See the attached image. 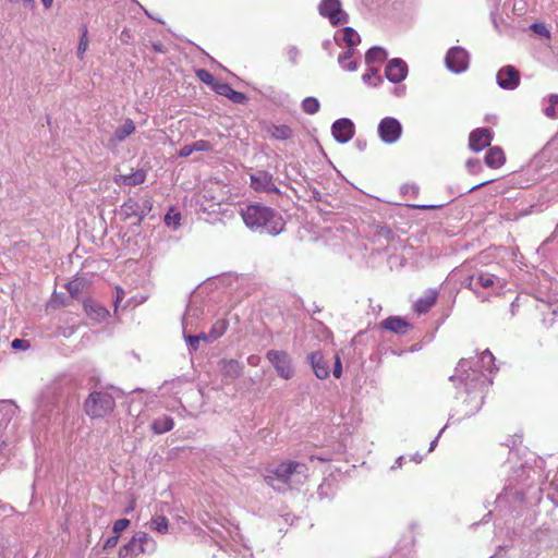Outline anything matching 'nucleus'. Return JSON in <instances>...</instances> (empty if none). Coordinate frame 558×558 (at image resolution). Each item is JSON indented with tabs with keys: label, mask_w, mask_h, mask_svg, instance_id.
Wrapping results in <instances>:
<instances>
[{
	"label": "nucleus",
	"mask_w": 558,
	"mask_h": 558,
	"mask_svg": "<svg viewBox=\"0 0 558 558\" xmlns=\"http://www.w3.org/2000/svg\"><path fill=\"white\" fill-rule=\"evenodd\" d=\"M469 381L470 376H461V381H456L458 389L456 395V405L449 414L450 423H460L480 411L484 403V392L488 386H485V378L481 374Z\"/></svg>",
	"instance_id": "nucleus-1"
},
{
	"label": "nucleus",
	"mask_w": 558,
	"mask_h": 558,
	"mask_svg": "<svg viewBox=\"0 0 558 558\" xmlns=\"http://www.w3.org/2000/svg\"><path fill=\"white\" fill-rule=\"evenodd\" d=\"M242 219L252 231L278 235L284 230V220L275 209L262 204H251L242 208Z\"/></svg>",
	"instance_id": "nucleus-2"
},
{
	"label": "nucleus",
	"mask_w": 558,
	"mask_h": 558,
	"mask_svg": "<svg viewBox=\"0 0 558 558\" xmlns=\"http://www.w3.org/2000/svg\"><path fill=\"white\" fill-rule=\"evenodd\" d=\"M494 360L495 357L489 350L483 351L475 357L462 359L450 380L453 383L461 381V376H470L469 381H471L475 374H481L485 378V386H488L492 384L490 375L495 369Z\"/></svg>",
	"instance_id": "nucleus-3"
},
{
	"label": "nucleus",
	"mask_w": 558,
	"mask_h": 558,
	"mask_svg": "<svg viewBox=\"0 0 558 558\" xmlns=\"http://www.w3.org/2000/svg\"><path fill=\"white\" fill-rule=\"evenodd\" d=\"M307 466L304 463L287 461L280 463L276 469L265 477L268 485L275 486V481L290 487L301 485L307 478Z\"/></svg>",
	"instance_id": "nucleus-4"
},
{
	"label": "nucleus",
	"mask_w": 558,
	"mask_h": 558,
	"mask_svg": "<svg viewBox=\"0 0 558 558\" xmlns=\"http://www.w3.org/2000/svg\"><path fill=\"white\" fill-rule=\"evenodd\" d=\"M114 408V397L105 390L92 391L84 402L85 413L90 418L106 417L113 411Z\"/></svg>",
	"instance_id": "nucleus-5"
},
{
	"label": "nucleus",
	"mask_w": 558,
	"mask_h": 558,
	"mask_svg": "<svg viewBox=\"0 0 558 558\" xmlns=\"http://www.w3.org/2000/svg\"><path fill=\"white\" fill-rule=\"evenodd\" d=\"M515 478L510 480L509 484L505 486L504 492L497 496L496 502L501 505L502 501L510 496H513L517 500H524V487L530 486L526 483L527 480L532 478V474H536V470L527 464H521L520 469L515 471Z\"/></svg>",
	"instance_id": "nucleus-6"
},
{
	"label": "nucleus",
	"mask_w": 558,
	"mask_h": 558,
	"mask_svg": "<svg viewBox=\"0 0 558 558\" xmlns=\"http://www.w3.org/2000/svg\"><path fill=\"white\" fill-rule=\"evenodd\" d=\"M157 549L156 541L146 532H137L119 549V558H135L140 555H151Z\"/></svg>",
	"instance_id": "nucleus-7"
},
{
	"label": "nucleus",
	"mask_w": 558,
	"mask_h": 558,
	"mask_svg": "<svg viewBox=\"0 0 558 558\" xmlns=\"http://www.w3.org/2000/svg\"><path fill=\"white\" fill-rule=\"evenodd\" d=\"M153 209V197L148 194L141 198L129 197L121 206V213L126 219L136 218L140 225Z\"/></svg>",
	"instance_id": "nucleus-8"
},
{
	"label": "nucleus",
	"mask_w": 558,
	"mask_h": 558,
	"mask_svg": "<svg viewBox=\"0 0 558 558\" xmlns=\"http://www.w3.org/2000/svg\"><path fill=\"white\" fill-rule=\"evenodd\" d=\"M490 142H469L470 149L474 153H478L488 147L485 154V163L489 168H499L505 161V153L499 146L489 147Z\"/></svg>",
	"instance_id": "nucleus-9"
},
{
	"label": "nucleus",
	"mask_w": 558,
	"mask_h": 558,
	"mask_svg": "<svg viewBox=\"0 0 558 558\" xmlns=\"http://www.w3.org/2000/svg\"><path fill=\"white\" fill-rule=\"evenodd\" d=\"M250 185L255 192L267 194L280 193L272 174L266 170H253L252 172H250Z\"/></svg>",
	"instance_id": "nucleus-10"
},
{
	"label": "nucleus",
	"mask_w": 558,
	"mask_h": 558,
	"mask_svg": "<svg viewBox=\"0 0 558 558\" xmlns=\"http://www.w3.org/2000/svg\"><path fill=\"white\" fill-rule=\"evenodd\" d=\"M278 375L283 379H290L294 375L291 357L286 351L269 350L266 354Z\"/></svg>",
	"instance_id": "nucleus-11"
},
{
	"label": "nucleus",
	"mask_w": 558,
	"mask_h": 558,
	"mask_svg": "<svg viewBox=\"0 0 558 558\" xmlns=\"http://www.w3.org/2000/svg\"><path fill=\"white\" fill-rule=\"evenodd\" d=\"M225 199V195L218 184L205 186L198 195L197 202L202 209L208 213H215V206H219Z\"/></svg>",
	"instance_id": "nucleus-12"
},
{
	"label": "nucleus",
	"mask_w": 558,
	"mask_h": 558,
	"mask_svg": "<svg viewBox=\"0 0 558 558\" xmlns=\"http://www.w3.org/2000/svg\"><path fill=\"white\" fill-rule=\"evenodd\" d=\"M319 13L328 17L332 25H340L348 22V14L342 10L339 0H323L319 4Z\"/></svg>",
	"instance_id": "nucleus-13"
},
{
	"label": "nucleus",
	"mask_w": 558,
	"mask_h": 558,
	"mask_svg": "<svg viewBox=\"0 0 558 558\" xmlns=\"http://www.w3.org/2000/svg\"><path fill=\"white\" fill-rule=\"evenodd\" d=\"M204 314L203 306L195 300H191L186 306L185 313L182 317V331L190 332L197 327L199 319Z\"/></svg>",
	"instance_id": "nucleus-14"
},
{
	"label": "nucleus",
	"mask_w": 558,
	"mask_h": 558,
	"mask_svg": "<svg viewBox=\"0 0 558 558\" xmlns=\"http://www.w3.org/2000/svg\"><path fill=\"white\" fill-rule=\"evenodd\" d=\"M468 52L460 47L451 48L446 56L447 66L456 73H460L468 68Z\"/></svg>",
	"instance_id": "nucleus-15"
},
{
	"label": "nucleus",
	"mask_w": 558,
	"mask_h": 558,
	"mask_svg": "<svg viewBox=\"0 0 558 558\" xmlns=\"http://www.w3.org/2000/svg\"><path fill=\"white\" fill-rule=\"evenodd\" d=\"M496 281H498V278L495 275L480 271L473 274L466 279V287L474 293L478 294L480 288H490L496 283Z\"/></svg>",
	"instance_id": "nucleus-16"
},
{
	"label": "nucleus",
	"mask_w": 558,
	"mask_h": 558,
	"mask_svg": "<svg viewBox=\"0 0 558 558\" xmlns=\"http://www.w3.org/2000/svg\"><path fill=\"white\" fill-rule=\"evenodd\" d=\"M401 133L402 126L395 118L387 117L378 125V134L381 140H399Z\"/></svg>",
	"instance_id": "nucleus-17"
},
{
	"label": "nucleus",
	"mask_w": 558,
	"mask_h": 558,
	"mask_svg": "<svg viewBox=\"0 0 558 558\" xmlns=\"http://www.w3.org/2000/svg\"><path fill=\"white\" fill-rule=\"evenodd\" d=\"M497 82L504 89H514L520 83V73L512 65H507L498 71Z\"/></svg>",
	"instance_id": "nucleus-18"
},
{
	"label": "nucleus",
	"mask_w": 558,
	"mask_h": 558,
	"mask_svg": "<svg viewBox=\"0 0 558 558\" xmlns=\"http://www.w3.org/2000/svg\"><path fill=\"white\" fill-rule=\"evenodd\" d=\"M307 360L312 366L315 376L319 379H326L329 377L330 367L329 361L325 359L320 351H315L308 354Z\"/></svg>",
	"instance_id": "nucleus-19"
},
{
	"label": "nucleus",
	"mask_w": 558,
	"mask_h": 558,
	"mask_svg": "<svg viewBox=\"0 0 558 558\" xmlns=\"http://www.w3.org/2000/svg\"><path fill=\"white\" fill-rule=\"evenodd\" d=\"M380 327L396 335H405L412 329V325L400 316H390L384 319Z\"/></svg>",
	"instance_id": "nucleus-20"
},
{
	"label": "nucleus",
	"mask_w": 558,
	"mask_h": 558,
	"mask_svg": "<svg viewBox=\"0 0 558 558\" xmlns=\"http://www.w3.org/2000/svg\"><path fill=\"white\" fill-rule=\"evenodd\" d=\"M146 175L145 170L137 169L129 174H116L113 182L119 186H136L145 182Z\"/></svg>",
	"instance_id": "nucleus-21"
},
{
	"label": "nucleus",
	"mask_w": 558,
	"mask_h": 558,
	"mask_svg": "<svg viewBox=\"0 0 558 558\" xmlns=\"http://www.w3.org/2000/svg\"><path fill=\"white\" fill-rule=\"evenodd\" d=\"M386 76L390 82L399 83L407 76V63L400 59L391 60L386 66Z\"/></svg>",
	"instance_id": "nucleus-22"
},
{
	"label": "nucleus",
	"mask_w": 558,
	"mask_h": 558,
	"mask_svg": "<svg viewBox=\"0 0 558 558\" xmlns=\"http://www.w3.org/2000/svg\"><path fill=\"white\" fill-rule=\"evenodd\" d=\"M335 140H351L354 136V124L349 119L337 120L331 128Z\"/></svg>",
	"instance_id": "nucleus-23"
},
{
	"label": "nucleus",
	"mask_w": 558,
	"mask_h": 558,
	"mask_svg": "<svg viewBox=\"0 0 558 558\" xmlns=\"http://www.w3.org/2000/svg\"><path fill=\"white\" fill-rule=\"evenodd\" d=\"M218 365L225 377L235 379L242 375L243 365L236 360H221Z\"/></svg>",
	"instance_id": "nucleus-24"
},
{
	"label": "nucleus",
	"mask_w": 558,
	"mask_h": 558,
	"mask_svg": "<svg viewBox=\"0 0 558 558\" xmlns=\"http://www.w3.org/2000/svg\"><path fill=\"white\" fill-rule=\"evenodd\" d=\"M214 90L221 96H225L235 104H241L246 99L243 93L234 90L229 84L218 82L215 84Z\"/></svg>",
	"instance_id": "nucleus-25"
},
{
	"label": "nucleus",
	"mask_w": 558,
	"mask_h": 558,
	"mask_svg": "<svg viewBox=\"0 0 558 558\" xmlns=\"http://www.w3.org/2000/svg\"><path fill=\"white\" fill-rule=\"evenodd\" d=\"M84 310L89 318L97 322L104 320L109 315L108 310L95 301L84 302Z\"/></svg>",
	"instance_id": "nucleus-26"
},
{
	"label": "nucleus",
	"mask_w": 558,
	"mask_h": 558,
	"mask_svg": "<svg viewBox=\"0 0 558 558\" xmlns=\"http://www.w3.org/2000/svg\"><path fill=\"white\" fill-rule=\"evenodd\" d=\"M437 291L429 290L424 296L418 299L414 304L415 312L418 314L427 313L436 303Z\"/></svg>",
	"instance_id": "nucleus-27"
},
{
	"label": "nucleus",
	"mask_w": 558,
	"mask_h": 558,
	"mask_svg": "<svg viewBox=\"0 0 558 558\" xmlns=\"http://www.w3.org/2000/svg\"><path fill=\"white\" fill-rule=\"evenodd\" d=\"M174 426L173 418L168 415L156 417L151 422V429L155 434L160 435L171 430Z\"/></svg>",
	"instance_id": "nucleus-28"
},
{
	"label": "nucleus",
	"mask_w": 558,
	"mask_h": 558,
	"mask_svg": "<svg viewBox=\"0 0 558 558\" xmlns=\"http://www.w3.org/2000/svg\"><path fill=\"white\" fill-rule=\"evenodd\" d=\"M49 412H52V407L48 401L45 400V398H41L37 405V410L33 414L34 422L40 426H44L48 418Z\"/></svg>",
	"instance_id": "nucleus-29"
},
{
	"label": "nucleus",
	"mask_w": 558,
	"mask_h": 558,
	"mask_svg": "<svg viewBox=\"0 0 558 558\" xmlns=\"http://www.w3.org/2000/svg\"><path fill=\"white\" fill-rule=\"evenodd\" d=\"M228 328V322L226 319H218L211 326L209 332H206L209 342H213L220 338Z\"/></svg>",
	"instance_id": "nucleus-30"
},
{
	"label": "nucleus",
	"mask_w": 558,
	"mask_h": 558,
	"mask_svg": "<svg viewBox=\"0 0 558 558\" xmlns=\"http://www.w3.org/2000/svg\"><path fill=\"white\" fill-rule=\"evenodd\" d=\"M148 525L150 530L156 531L160 534H166L168 533L169 530V521L163 515H154L150 519Z\"/></svg>",
	"instance_id": "nucleus-31"
},
{
	"label": "nucleus",
	"mask_w": 558,
	"mask_h": 558,
	"mask_svg": "<svg viewBox=\"0 0 558 558\" xmlns=\"http://www.w3.org/2000/svg\"><path fill=\"white\" fill-rule=\"evenodd\" d=\"M183 337L186 341L189 351H191V352L197 351L199 341L203 340L205 342H209L207 339L206 332H201L198 335H191L189 332H185V335H183Z\"/></svg>",
	"instance_id": "nucleus-32"
},
{
	"label": "nucleus",
	"mask_w": 558,
	"mask_h": 558,
	"mask_svg": "<svg viewBox=\"0 0 558 558\" xmlns=\"http://www.w3.org/2000/svg\"><path fill=\"white\" fill-rule=\"evenodd\" d=\"M210 148L209 142H196L193 145H185L183 146L180 151V157H187L195 150H207Z\"/></svg>",
	"instance_id": "nucleus-33"
},
{
	"label": "nucleus",
	"mask_w": 558,
	"mask_h": 558,
	"mask_svg": "<svg viewBox=\"0 0 558 558\" xmlns=\"http://www.w3.org/2000/svg\"><path fill=\"white\" fill-rule=\"evenodd\" d=\"M319 108L320 104L315 97H307L302 101V110L307 114H315Z\"/></svg>",
	"instance_id": "nucleus-34"
},
{
	"label": "nucleus",
	"mask_w": 558,
	"mask_h": 558,
	"mask_svg": "<svg viewBox=\"0 0 558 558\" xmlns=\"http://www.w3.org/2000/svg\"><path fill=\"white\" fill-rule=\"evenodd\" d=\"M545 114L548 118L555 119L558 117V95H550L548 98V104L544 110Z\"/></svg>",
	"instance_id": "nucleus-35"
},
{
	"label": "nucleus",
	"mask_w": 558,
	"mask_h": 558,
	"mask_svg": "<svg viewBox=\"0 0 558 558\" xmlns=\"http://www.w3.org/2000/svg\"><path fill=\"white\" fill-rule=\"evenodd\" d=\"M15 404L8 400H0L1 420H10L15 413Z\"/></svg>",
	"instance_id": "nucleus-36"
},
{
	"label": "nucleus",
	"mask_w": 558,
	"mask_h": 558,
	"mask_svg": "<svg viewBox=\"0 0 558 558\" xmlns=\"http://www.w3.org/2000/svg\"><path fill=\"white\" fill-rule=\"evenodd\" d=\"M135 131L134 122L130 119L125 120V122L117 130L118 140H123L130 135H132Z\"/></svg>",
	"instance_id": "nucleus-37"
},
{
	"label": "nucleus",
	"mask_w": 558,
	"mask_h": 558,
	"mask_svg": "<svg viewBox=\"0 0 558 558\" xmlns=\"http://www.w3.org/2000/svg\"><path fill=\"white\" fill-rule=\"evenodd\" d=\"M343 40L349 47H354L361 41L359 34L352 27L343 28Z\"/></svg>",
	"instance_id": "nucleus-38"
},
{
	"label": "nucleus",
	"mask_w": 558,
	"mask_h": 558,
	"mask_svg": "<svg viewBox=\"0 0 558 558\" xmlns=\"http://www.w3.org/2000/svg\"><path fill=\"white\" fill-rule=\"evenodd\" d=\"M493 136L494 133L490 128H478L470 134L469 140H492Z\"/></svg>",
	"instance_id": "nucleus-39"
},
{
	"label": "nucleus",
	"mask_w": 558,
	"mask_h": 558,
	"mask_svg": "<svg viewBox=\"0 0 558 558\" xmlns=\"http://www.w3.org/2000/svg\"><path fill=\"white\" fill-rule=\"evenodd\" d=\"M196 76L201 82H203L207 85H210L213 88H215V84H217L219 82L215 78V76L209 71H207L205 69L197 70Z\"/></svg>",
	"instance_id": "nucleus-40"
},
{
	"label": "nucleus",
	"mask_w": 558,
	"mask_h": 558,
	"mask_svg": "<svg viewBox=\"0 0 558 558\" xmlns=\"http://www.w3.org/2000/svg\"><path fill=\"white\" fill-rule=\"evenodd\" d=\"M83 288L84 283L80 279L72 280L66 284V290L69 291L70 295L75 299L80 296Z\"/></svg>",
	"instance_id": "nucleus-41"
},
{
	"label": "nucleus",
	"mask_w": 558,
	"mask_h": 558,
	"mask_svg": "<svg viewBox=\"0 0 558 558\" xmlns=\"http://www.w3.org/2000/svg\"><path fill=\"white\" fill-rule=\"evenodd\" d=\"M386 57L385 50L378 47L369 49L366 53L367 61L384 60Z\"/></svg>",
	"instance_id": "nucleus-42"
},
{
	"label": "nucleus",
	"mask_w": 558,
	"mask_h": 558,
	"mask_svg": "<svg viewBox=\"0 0 558 558\" xmlns=\"http://www.w3.org/2000/svg\"><path fill=\"white\" fill-rule=\"evenodd\" d=\"M88 48V37H87V29L83 32V35L80 39L78 47H77V57L82 60L84 58V54Z\"/></svg>",
	"instance_id": "nucleus-43"
},
{
	"label": "nucleus",
	"mask_w": 558,
	"mask_h": 558,
	"mask_svg": "<svg viewBox=\"0 0 558 558\" xmlns=\"http://www.w3.org/2000/svg\"><path fill=\"white\" fill-rule=\"evenodd\" d=\"M129 519H119L113 523L112 532L120 537V534L130 526Z\"/></svg>",
	"instance_id": "nucleus-44"
},
{
	"label": "nucleus",
	"mask_w": 558,
	"mask_h": 558,
	"mask_svg": "<svg viewBox=\"0 0 558 558\" xmlns=\"http://www.w3.org/2000/svg\"><path fill=\"white\" fill-rule=\"evenodd\" d=\"M180 220H181V215L179 213H174V214L168 213L165 216V222L169 227L173 226L174 228H177L180 225Z\"/></svg>",
	"instance_id": "nucleus-45"
},
{
	"label": "nucleus",
	"mask_w": 558,
	"mask_h": 558,
	"mask_svg": "<svg viewBox=\"0 0 558 558\" xmlns=\"http://www.w3.org/2000/svg\"><path fill=\"white\" fill-rule=\"evenodd\" d=\"M531 29L535 33V34H538L541 36H544V37H549L550 33L549 31L547 29V27L542 24V23H534L531 25Z\"/></svg>",
	"instance_id": "nucleus-46"
},
{
	"label": "nucleus",
	"mask_w": 558,
	"mask_h": 558,
	"mask_svg": "<svg viewBox=\"0 0 558 558\" xmlns=\"http://www.w3.org/2000/svg\"><path fill=\"white\" fill-rule=\"evenodd\" d=\"M332 374L336 378H340L342 375V364L338 354L335 355V364Z\"/></svg>",
	"instance_id": "nucleus-47"
},
{
	"label": "nucleus",
	"mask_w": 558,
	"mask_h": 558,
	"mask_svg": "<svg viewBox=\"0 0 558 558\" xmlns=\"http://www.w3.org/2000/svg\"><path fill=\"white\" fill-rule=\"evenodd\" d=\"M11 347L13 349H27L29 348V342L26 341V340H23V339H14L12 342H11Z\"/></svg>",
	"instance_id": "nucleus-48"
},
{
	"label": "nucleus",
	"mask_w": 558,
	"mask_h": 558,
	"mask_svg": "<svg viewBox=\"0 0 558 558\" xmlns=\"http://www.w3.org/2000/svg\"><path fill=\"white\" fill-rule=\"evenodd\" d=\"M118 541H119L118 535H112V536L108 537L104 544V549L107 550V549L116 547L118 544Z\"/></svg>",
	"instance_id": "nucleus-49"
},
{
	"label": "nucleus",
	"mask_w": 558,
	"mask_h": 558,
	"mask_svg": "<svg viewBox=\"0 0 558 558\" xmlns=\"http://www.w3.org/2000/svg\"><path fill=\"white\" fill-rule=\"evenodd\" d=\"M401 192L408 194L412 192L414 195L418 193V187L415 184H404L401 186Z\"/></svg>",
	"instance_id": "nucleus-50"
},
{
	"label": "nucleus",
	"mask_w": 558,
	"mask_h": 558,
	"mask_svg": "<svg viewBox=\"0 0 558 558\" xmlns=\"http://www.w3.org/2000/svg\"><path fill=\"white\" fill-rule=\"evenodd\" d=\"M123 296H124V291L121 288H118L117 289V296H116V301H114L116 307L118 306V303L121 302Z\"/></svg>",
	"instance_id": "nucleus-51"
},
{
	"label": "nucleus",
	"mask_w": 558,
	"mask_h": 558,
	"mask_svg": "<svg viewBox=\"0 0 558 558\" xmlns=\"http://www.w3.org/2000/svg\"><path fill=\"white\" fill-rule=\"evenodd\" d=\"M466 167L470 169V170H473L474 167H480V160L477 159H469L466 161Z\"/></svg>",
	"instance_id": "nucleus-52"
},
{
	"label": "nucleus",
	"mask_w": 558,
	"mask_h": 558,
	"mask_svg": "<svg viewBox=\"0 0 558 558\" xmlns=\"http://www.w3.org/2000/svg\"><path fill=\"white\" fill-rule=\"evenodd\" d=\"M259 361V357L257 355H250L247 357V363L252 366H256Z\"/></svg>",
	"instance_id": "nucleus-53"
},
{
	"label": "nucleus",
	"mask_w": 558,
	"mask_h": 558,
	"mask_svg": "<svg viewBox=\"0 0 558 558\" xmlns=\"http://www.w3.org/2000/svg\"><path fill=\"white\" fill-rule=\"evenodd\" d=\"M444 430H445V427L441 428V430L439 432L437 437L430 442L429 451H433L435 449V447L437 445V441H438V438L440 437V435L442 434Z\"/></svg>",
	"instance_id": "nucleus-54"
},
{
	"label": "nucleus",
	"mask_w": 558,
	"mask_h": 558,
	"mask_svg": "<svg viewBox=\"0 0 558 558\" xmlns=\"http://www.w3.org/2000/svg\"><path fill=\"white\" fill-rule=\"evenodd\" d=\"M414 208H418V209H434V208H439L440 206H436V205H413Z\"/></svg>",
	"instance_id": "nucleus-55"
},
{
	"label": "nucleus",
	"mask_w": 558,
	"mask_h": 558,
	"mask_svg": "<svg viewBox=\"0 0 558 558\" xmlns=\"http://www.w3.org/2000/svg\"><path fill=\"white\" fill-rule=\"evenodd\" d=\"M403 457H399L395 464L391 466V470H397L402 466Z\"/></svg>",
	"instance_id": "nucleus-56"
},
{
	"label": "nucleus",
	"mask_w": 558,
	"mask_h": 558,
	"mask_svg": "<svg viewBox=\"0 0 558 558\" xmlns=\"http://www.w3.org/2000/svg\"><path fill=\"white\" fill-rule=\"evenodd\" d=\"M345 68L349 70V71H355L356 70V62L354 61H350Z\"/></svg>",
	"instance_id": "nucleus-57"
},
{
	"label": "nucleus",
	"mask_w": 558,
	"mask_h": 558,
	"mask_svg": "<svg viewBox=\"0 0 558 558\" xmlns=\"http://www.w3.org/2000/svg\"><path fill=\"white\" fill-rule=\"evenodd\" d=\"M280 132H281V135H282L283 137H289V136H290V130H289L288 128H286V126H284V128H282V129L280 130Z\"/></svg>",
	"instance_id": "nucleus-58"
},
{
	"label": "nucleus",
	"mask_w": 558,
	"mask_h": 558,
	"mask_svg": "<svg viewBox=\"0 0 558 558\" xmlns=\"http://www.w3.org/2000/svg\"><path fill=\"white\" fill-rule=\"evenodd\" d=\"M366 142H356V147L359 150H363L365 148Z\"/></svg>",
	"instance_id": "nucleus-59"
},
{
	"label": "nucleus",
	"mask_w": 558,
	"mask_h": 558,
	"mask_svg": "<svg viewBox=\"0 0 558 558\" xmlns=\"http://www.w3.org/2000/svg\"><path fill=\"white\" fill-rule=\"evenodd\" d=\"M52 1L53 0H41L43 4L45 5V8H50L52 5Z\"/></svg>",
	"instance_id": "nucleus-60"
},
{
	"label": "nucleus",
	"mask_w": 558,
	"mask_h": 558,
	"mask_svg": "<svg viewBox=\"0 0 558 558\" xmlns=\"http://www.w3.org/2000/svg\"><path fill=\"white\" fill-rule=\"evenodd\" d=\"M484 184H486V182H483V183H480V184L473 186L470 191H473V190H475V189H477L480 186H483Z\"/></svg>",
	"instance_id": "nucleus-61"
},
{
	"label": "nucleus",
	"mask_w": 558,
	"mask_h": 558,
	"mask_svg": "<svg viewBox=\"0 0 558 558\" xmlns=\"http://www.w3.org/2000/svg\"><path fill=\"white\" fill-rule=\"evenodd\" d=\"M26 4H34L35 0H22Z\"/></svg>",
	"instance_id": "nucleus-62"
},
{
	"label": "nucleus",
	"mask_w": 558,
	"mask_h": 558,
	"mask_svg": "<svg viewBox=\"0 0 558 558\" xmlns=\"http://www.w3.org/2000/svg\"><path fill=\"white\" fill-rule=\"evenodd\" d=\"M344 59H350L351 58V53L350 52H347L343 57Z\"/></svg>",
	"instance_id": "nucleus-63"
},
{
	"label": "nucleus",
	"mask_w": 558,
	"mask_h": 558,
	"mask_svg": "<svg viewBox=\"0 0 558 558\" xmlns=\"http://www.w3.org/2000/svg\"><path fill=\"white\" fill-rule=\"evenodd\" d=\"M449 424H451V423H450V422L448 421V423H446V426H445V428H446L447 426H449Z\"/></svg>",
	"instance_id": "nucleus-64"
}]
</instances>
